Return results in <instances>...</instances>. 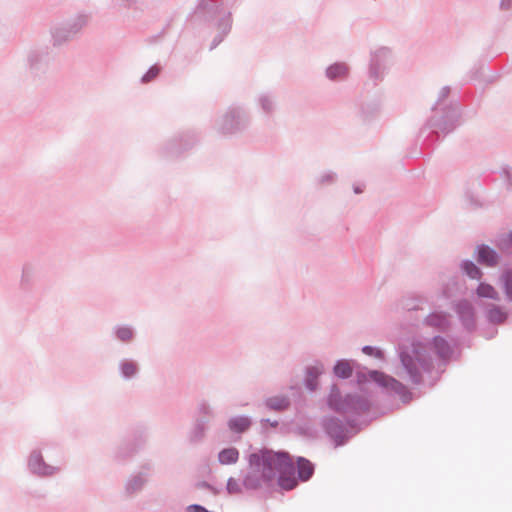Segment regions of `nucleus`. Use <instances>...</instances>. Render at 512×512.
I'll list each match as a JSON object with an SVG mask.
<instances>
[{
    "mask_svg": "<svg viewBox=\"0 0 512 512\" xmlns=\"http://www.w3.org/2000/svg\"><path fill=\"white\" fill-rule=\"evenodd\" d=\"M250 470L243 477L246 490L256 491L263 485L270 487L277 476V485L285 491L294 489L298 482L309 481L315 472V465L303 456L293 461L284 450L273 451L263 447L248 456Z\"/></svg>",
    "mask_w": 512,
    "mask_h": 512,
    "instance_id": "1",
    "label": "nucleus"
},
{
    "mask_svg": "<svg viewBox=\"0 0 512 512\" xmlns=\"http://www.w3.org/2000/svg\"><path fill=\"white\" fill-rule=\"evenodd\" d=\"M450 91L449 86L441 88L437 100L431 107V115L418 133V139L422 141L421 149L409 152L411 157L422 155L424 149L431 148L459 126L461 104L458 99L448 100Z\"/></svg>",
    "mask_w": 512,
    "mask_h": 512,
    "instance_id": "2",
    "label": "nucleus"
},
{
    "mask_svg": "<svg viewBox=\"0 0 512 512\" xmlns=\"http://www.w3.org/2000/svg\"><path fill=\"white\" fill-rule=\"evenodd\" d=\"M397 351L401 365L409 380L414 385L422 384V371L431 372L433 369V361L428 346L421 341H412L410 344H399Z\"/></svg>",
    "mask_w": 512,
    "mask_h": 512,
    "instance_id": "3",
    "label": "nucleus"
},
{
    "mask_svg": "<svg viewBox=\"0 0 512 512\" xmlns=\"http://www.w3.org/2000/svg\"><path fill=\"white\" fill-rule=\"evenodd\" d=\"M325 403L329 410L345 414L348 418H355L358 421L371 408V401L367 397L357 393H346L343 395L337 383L330 385Z\"/></svg>",
    "mask_w": 512,
    "mask_h": 512,
    "instance_id": "4",
    "label": "nucleus"
},
{
    "mask_svg": "<svg viewBox=\"0 0 512 512\" xmlns=\"http://www.w3.org/2000/svg\"><path fill=\"white\" fill-rule=\"evenodd\" d=\"M370 420L358 421L355 418L346 417V422L335 415H324L320 419V425L325 435L332 441L335 447L346 445L351 438L368 426Z\"/></svg>",
    "mask_w": 512,
    "mask_h": 512,
    "instance_id": "5",
    "label": "nucleus"
},
{
    "mask_svg": "<svg viewBox=\"0 0 512 512\" xmlns=\"http://www.w3.org/2000/svg\"><path fill=\"white\" fill-rule=\"evenodd\" d=\"M356 382L360 387L368 382H373L380 387L384 393L390 396L398 395L404 404L412 400V393L407 386L396 378L379 370H368L367 372L358 371L356 373Z\"/></svg>",
    "mask_w": 512,
    "mask_h": 512,
    "instance_id": "6",
    "label": "nucleus"
},
{
    "mask_svg": "<svg viewBox=\"0 0 512 512\" xmlns=\"http://www.w3.org/2000/svg\"><path fill=\"white\" fill-rule=\"evenodd\" d=\"M226 14H232L225 11L223 3L216 0H197L194 10L189 14L188 19L199 20L208 27L215 28V23L219 22Z\"/></svg>",
    "mask_w": 512,
    "mask_h": 512,
    "instance_id": "7",
    "label": "nucleus"
},
{
    "mask_svg": "<svg viewBox=\"0 0 512 512\" xmlns=\"http://www.w3.org/2000/svg\"><path fill=\"white\" fill-rule=\"evenodd\" d=\"M249 115L247 111L238 105H232L221 117L218 124V132L222 135H233L247 128Z\"/></svg>",
    "mask_w": 512,
    "mask_h": 512,
    "instance_id": "8",
    "label": "nucleus"
},
{
    "mask_svg": "<svg viewBox=\"0 0 512 512\" xmlns=\"http://www.w3.org/2000/svg\"><path fill=\"white\" fill-rule=\"evenodd\" d=\"M89 16L79 13L67 22L58 24L51 29V36L54 46H59L70 40L81 29L87 25Z\"/></svg>",
    "mask_w": 512,
    "mask_h": 512,
    "instance_id": "9",
    "label": "nucleus"
},
{
    "mask_svg": "<svg viewBox=\"0 0 512 512\" xmlns=\"http://www.w3.org/2000/svg\"><path fill=\"white\" fill-rule=\"evenodd\" d=\"M199 141L198 135L191 130L175 134L162 148V155L166 158H177L185 151L191 149Z\"/></svg>",
    "mask_w": 512,
    "mask_h": 512,
    "instance_id": "10",
    "label": "nucleus"
},
{
    "mask_svg": "<svg viewBox=\"0 0 512 512\" xmlns=\"http://www.w3.org/2000/svg\"><path fill=\"white\" fill-rule=\"evenodd\" d=\"M27 472L36 478L46 479L56 475L60 468L48 464L40 447L33 448L26 458Z\"/></svg>",
    "mask_w": 512,
    "mask_h": 512,
    "instance_id": "11",
    "label": "nucleus"
},
{
    "mask_svg": "<svg viewBox=\"0 0 512 512\" xmlns=\"http://www.w3.org/2000/svg\"><path fill=\"white\" fill-rule=\"evenodd\" d=\"M389 55L390 50L386 47L371 53L368 74L369 78L374 81V84L383 79Z\"/></svg>",
    "mask_w": 512,
    "mask_h": 512,
    "instance_id": "12",
    "label": "nucleus"
},
{
    "mask_svg": "<svg viewBox=\"0 0 512 512\" xmlns=\"http://www.w3.org/2000/svg\"><path fill=\"white\" fill-rule=\"evenodd\" d=\"M453 310L467 332H473L476 329L475 308L469 300L463 298L456 301L453 304Z\"/></svg>",
    "mask_w": 512,
    "mask_h": 512,
    "instance_id": "13",
    "label": "nucleus"
},
{
    "mask_svg": "<svg viewBox=\"0 0 512 512\" xmlns=\"http://www.w3.org/2000/svg\"><path fill=\"white\" fill-rule=\"evenodd\" d=\"M49 55L47 48L32 49L27 56V65L34 77H41L48 70Z\"/></svg>",
    "mask_w": 512,
    "mask_h": 512,
    "instance_id": "14",
    "label": "nucleus"
},
{
    "mask_svg": "<svg viewBox=\"0 0 512 512\" xmlns=\"http://www.w3.org/2000/svg\"><path fill=\"white\" fill-rule=\"evenodd\" d=\"M473 256L480 265L486 267H495L501 260V255L484 243L476 246Z\"/></svg>",
    "mask_w": 512,
    "mask_h": 512,
    "instance_id": "15",
    "label": "nucleus"
},
{
    "mask_svg": "<svg viewBox=\"0 0 512 512\" xmlns=\"http://www.w3.org/2000/svg\"><path fill=\"white\" fill-rule=\"evenodd\" d=\"M146 471H140L135 474H132L126 481L124 490L125 493L129 496L134 495L140 492L148 482L149 479V471L151 470L150 464H144L142 466Z\"/></svg>",
    "mask_w": 512,
    "mask_h": 512,
    "instance_id": "16",
    "label": "nucleus"
},
{
    "mask_svg": "<svg viewBox=\"0 0 512 512\" xmlns=\"http://www.w3.org/2000/svg\"><path fill=\"white\" fill-rule=\"evenodd\" d=\"M324 371V364L318 360L315 361L314 365L305 367L303 384L308 391L314 392L318 389V379L324 373Z\"/></svg>",
    "mask_w": 512,
    "mask_h": 512,
    "instance_id": "17",
    "label": "nucleus"
},
{
    "mask_svg": "<svg viewBox=\"0 0 512 512\" xmlns=\"http://www.w3.org/2000/svg\"><path fill=\"white\" fill-rule=\"evenodd\" d=\"M423 324L436 328L439 332L445 333L449 330L451 323L449 314L445 311H433L423 320Z\"/></svg>",
    "mask_w": 512,
    "mask_h": 512,
    "instance_id": "18",
    "label": "nucleus"
},
{
    "mask_svg": "<svg viewBox=\"0 0 512 512\" xmlns=\"http://www.w3.org/2000/svg\"><path fill=\"white\" fill-rule=\"evenodd\" d=\"M233 24L232 14H226L219 22L215 23V28L218 29V33L213 37L209 50H214L227 35L231 32Z\"/></svg>",
    "mask_w": 512,
    "mask_h": 512,
    "instance_id": "19",
    "label": "nucleus"
},
{
    "mask_svg": "<svg viewBox=\"0 0 512 512\" xmlns=\"http://www.w3.org/2000/svg\"><path fill=\"white\" fill-rule=\"evenodd\" d=\"M358 366L355 360L338 359L333 366V375L339 379L347 380L353 374V369Z\"/></svg>",
    "mask_w": 512,
    "mask_h": 512,
    "instance_id": "20",
    "label": "nucleus"
},
{
    "mask_svg": "<svg viewBox=\"0 0 512 512\" xmlns=\"http://www.w3.org/2000/svg\"><path fill=\"white\" fill-rule=\"evenodd\" d=\"M263 405L270 411L284 412L290 408L291 400L286 395H275L265 398Z\"/></svg>",
    "mask_w": 512,
    "mask_h": 512,
    "instance_id": "21",
    "label": "nucleus"
},
{
    "mask_svg": "<svg viewBox=\"0 0 512 512\" xmlns=\"http://www.w3.org/2000/svg\"><path fill=\"white\" fill-rule=\"evenodd\" d=\"M349 67L344 62H335L329 65L325 70V76L330 81H342L347 79Z\"/></svg>",
    "mask_w": 512,
    "mask_h": 512,
    "instance_id": "22",
    "label": "nucleus"
},
{
    "mask_svg": "<svg viewBox=\"0 0 512 512\" xmlns=\"http://www.w3.org/2000/svg\"><path fill=\"white\" fill-rule=\"evenodd\" d=\"M147 441V432L144 428L134 430L131 439L126 440L131 445L127 455H135L145 446Z\"/></svg>",
    "mask_w": 512,
    "mask_h": 512,
    "instance_id": "23",
    "label": "nucleus"
},
{
    "mask_svg": "<svg viewBox=\"0 0 512 512\" xmlns=\"http://www.w3.org/2000/svg\"><path fill=\"white\" fill-rule=\"evenodd\" d=\"M251 425L252 420L249 416L246 415L231 417L227 422L229 430L236 434L244 433L250 428Z\"/></svg>",
    "mask_w": 512,
    "mask_h": 512,
    "instance_id": "24",
    "label": "nucleus"
},
{
    "mask_svg": "<svg viewBox=\"0 0 512 512\" xmlns=\"http://www.w3.org/2000/svg\"><path fill=\"white\" fill-rule=\"evenodd\" d=\"M208 420L205 418L196 419L193 428L188 434V440L191 444L200 443L205 436Z\"/></svg>",
    "mask_w": 512,
    "mask_h": 512,
    "instance_id": "25",
    "label": "nucleus"
},
{
    "mask_svg": "<svg viewBox=\"0 0 512 512\" xmlns=\"http://www.w3.org/2000/svg\"><path fill=\"white\" fill-rule=\"evenodd\" d=\"M119 373L124 380H130L139 373V365L132 359L124 358L119 362Z\"/></svg>",
    "mask_w": 512,
    "mask_h": 512,
    "instance_id": "26",
    "label": "nucleus"
},
{
    "mask_svg": "<svg viewBox=\"0 0 512 512\" xmlns=\"http://www.w3.org/2000/svg\"><path fill=\"white\" fill-rule=\"evenodd\" d=\"M431 345L441 359H448L452 354V348L449 342L441 335H436L432 338Z\"/></svg>",
    "mask_w": 512,
    "mask_h": 512,
    "instance_id": "27",
    "label": "nucleus"
},
{
    "mask_svg": "<svg viewBox=\"0 0 512 512\" xmlns=\"http://www.w3.org/2000/svg\"><path fill=\"white\" fill-rule=\"evenodd\" d=\"M508 318L507 312L496 304H489L486 309V319L492 324H502Z\"/></svg>",
    "mask_w": 512,
    "mask_h": 512,
    "instance_id": "28",
    "label": "nucleus"
},
{
    "mask_svg": "<svg viewBox=\"0 0 512 512\" xmlns=\"http://www.w3.org/2000/svg\"><path fill=\"white\" fill-rule=\"evenodd\" d=\"M460 269L471 280H480L483 276L481 268L472 260L464 259L460 263Z\"/></svg>",
    "mask_w": 512,
    "mask_h": 512,
    "instance_id": "29",
    "label": "nucleus"
},
{
    "mask_svg": "<svg viewBox=\"0 0 512 512\" xmlns=\"http://www.w3.org/2000/svg\"><path fill=\"white\" fill-rule=\"evenodd\" d=\"M36 276V268L32 264H25L22 268V275L20 280V287L24 291H28Z\"/></svg>",
    "mask_w": 512,
    "mask_h": 512,
    "instance_id": "30",
    "label": "nucleus"
},
{
    "mask_svg": "<svg viewBox=\"0 0 512 512\" xmlns=\"http://www.w3.org/2000/svg\"><path fill=\"white\" fill-rule=\"evenodd\" d=\"M239 450L236 447H228L219 451L218 461L222 465L235 464L239 460Z\"/></svg>",
    "mask_w": 512,
    "mask_h": 512,
    "instance_id": "31",
    "label": "nucleus"
},
{
    "mask_svg": "<svg viewBox=\"0 0 512 512\" xmlns=\"http://www.w3.org/2000/svg\"><path fill=\"white\" fill-rule=\"evenodd\" d=\"M499 283L508 302L512 304V269L506 268L500 277Z\"/></svg>",
    "mask_w": 512,
    "mask_h": 512,
    "instance_id": "32",
    "label": "nucleus"
},
{
    "mask_svg": "<svg viewBox=\"0 0 512 512\" xmlns=\"http://www.w3.org/2000/svg\"><path fill=\"white\" fill-rule=\"evenodd\" d=\"M476 295L479 298L491 299L498 301L500 300L499 293L496 289L489 283L480 282L476 288Z\"/></svg>",
    "mask_w": 512,
    "mask_h": 512,
    "instance_id": "33",
    "label": "nucleus"
},
{
    "mask_svg": "<svg viewBox=\"0 0 512 512\" xmlns=\"http://www.w3.org/2000/svg\"><path fill=\"white\" fill-rule=\"evenodd\" d=\"M113 334L119 341L128 342L134 337V330L128 325H116Z\"/></svg>",
    "mask_w": 512,
    "mask_h": 512,
    "instance_id": "34",
    "label": "nucleus"
},
{
    "mask_svg": "<svg viewBox=\"0 0 512 512\" xmlns=\"http://www.w3.org/2000/svg\"><path fill=\"white\" fill-rule=\"evenodd\" d=\"M258 104L266 115H271L275 111L274 98L268 93H262L259 95Z\"/></svg>",
    "mask_w": 512,
    "mask_h": 512,
    "instance_id": "35",
    "label": "nucleus"
},
{
    "mask_svg": "<svg viewBox=\"0 0 512 512\" xmlns=\"http://www.w3.org/2000/svg\"><path fill=\"white\" fill-rule=\"evenodd\" d=\"M296 432L297 434L309 439H315L318 434L317 428L310 422L298 424L296 426Z\"/></svg>",
    "mask_w": 512,
    "mask_h": 512,
    "instance_id": "36",
    "label": "nucleus"
},
{
    "mask_svg": "<svg viewBox=\"0 0 512 512\" xmlns=\"http://www.w3.org/2000/svg\"><path fill=\"white\" fill-rule=\"evenodd\" d=\"M131 447V445L129 443H127L126 441L123 442L121 445H119L114 453V459L118 462V463H122V462H125L127 461L128 459L132 458L134 455H127L126 454L128 453L129 451V448Z\"/></svg>",
    "mask_w": 512,
    "mask_h": 512,
    "instance_id": "37",
    "label": "nucleus"
},
{
    "mask_svg": "<svg viewBox=\"0 0 512 512\" xmlns=\"http://www.w3.org/2000/svg\"><path fill=\"white\" fill-rule=\"evenodd\" d=\"M424 304V301L419 298H408L403 300L402 307L408 312L411 311H417L422 309V305Z\"/></svg>",
    "mask_w": 512,
    "mask_h": 512,
    "instance_id": "38",
    "label": "nucleus"
},
{
    "mask_svg": "<svg viewBox=\"0 0 512 512\" xmlns=\"http://www.w3.org/2000/svg\"><path fill=\"white\" fill-rule=\"evenodd\" d=\"M465 199L473 208H480L483 206L480 196L469 188L465 190Z\"/></svg>",
    "mask_w": 512,
    "mask_h": 512,
    "instance_id": "39",
    "label": "nucleus"
},
{
    "mask_svg": "<svg viewBox=\"0 0 512 512\" xmlns=\"http://www.w3.org/2000/svg\"><path fill=\"white\" fill-rule=\"evenodd\" d=\"M379 108L376 104H363L361 106V116L364 121H369L378 112Z\"/></svg>",
    "mask_w": 512,
    "mask_h": 512,
    "instance_id": "40",
    "label": "nucleus"
},
{
    "mask_svg": "<svg viewBox=\"0 0 512 512\" xmlns=\"http://www.w3.org/2000/svg\"><path fill=\"white\" fill-rule=\"evenodd\" d=\"M242 487H244L243 482H240L234 477H229L226 483V491L228 494H239L242 492Z\"/></svg>",
    "mask_w": 512,
    "mask_h": 512,
    "instance_id": "41",
    "label": "nucleus"
},
{
    "mask_svg": "<svg viewBox=\"0 0 512 512\" xmlns=\"http://www.w3.org/2000/svg\"><path fill=\"white\" fill-rule=\"evenodd\" d=\"M361 351L365 354V355H368V356H372V357H375L377 359H384L385 355H384V351L377 347V346H372V345H365L361 348Z\"/></svg>",
    "mask_w": 512,
    "mask_h": 512,
    "instance_id": "42",
    "label": "nucleus"
},
{
    "mask_svg": "<svg viewBox=\"0 0 512 512\" xmlns=\"http://www.w3.org/2000/svg\"><path fill=\"white\" fill-rule=\"evenodd\" d=\"M496 246L502 252L507 251L512 246V230L508 234L499 237Z\"/></svg>",
    "mask_w": 512,
    "mask_h": 512,
    "instance_id": "43",
    "label": "nucleus"
},
{
    "mask_svg": "<svg viewBox=\"0 0 512 512\" xmlns=\"http://www.w3.org/2000/svg\"><path fill=\"white\" fill-rule=\"evenodd\" d=\"M161 67L157 64H154L148 68L146 73L142 76L141 82L142 83H149L150 81L154 80L157 75L160 73Z\"/></svg>",
    "mask_w": 512,
    "mask_h": 512,
    "instance_id": "44",
    "label": "nucleus"
},
{
    "mask_svg": "<svg viewBox=\"0 0 512 512\" xmlns=\"http://www.w3.org/2000/svg\"><path fill=\"white\" fill-rule=\"evenodd\" d=\"M336 178L337 174L331 170H328L318 176L317 183L320 185H330L336 180Z\"/></svg>",
    "mask_w": 512,
    "mask_h": 512,
    "instance_id": "45",
    "label": "nucleus"
},
{
    "mask_svg": "<svg viewBox=\"0 0 512 512\" xmlns=\"http://www.w3.org/2000/svg\"><path fill=\"white\" fill-rule=\"evenodd\" d=\"M500 176L505 180L508 188L512 186V168L511 166L505 164L500 168Z\"/></svg>",
    "mask_w": 512,
    "mask_h": 512,
    "instance_id": "46",
    "label": "nucleus"
},
{
    "mask_svg": "<svg viewBox=\"0 0 512 512\" xmlns=\"http://www.w3.org/2000/svg\"><path fill=\"white\" fill-rule=\"evenodd\" d=\"M195 487L197 489H206V490H209L213 495H216L220 492V489L219 488H216L214 487L213 485H211L209 482L207 481H198L196 484H195Z\"/></svg>",
    "mask_w": 512,
    "mask_h": 512,
    "instance_id": "47",
    "label": "nucleus"
},
{
    "mask_svg": "<svg viewBox=\"0 0 512 512\" xmlns=\"http://www.w3.org/2000/svg\"><path fill=\"white\" fill-rule=\"evenodd\" d=\"M138 2L139 0H117V3L124 8H133Z\"/></svg>",
    "mask_w": 512,
    "mask_h": 512,
    "instance_id": "48",
    "label": "nucleus"
},
{
    "mask_svg": "<svg viewBox=\"0 0 512 512\" xmlns=\"http://www.w3.org/2000/svg\"><path fill=\"white\" fill-rule=\"evenodd\" d=\"M499 8L501 10H509L512 8V0H500Z\"/></svg>",
    "mask_w": 512,
    "mask_h": 512,
    "instance_id": "49",
    "label": "nucleus"
},
{
    "mask_svg": "<svg viewBox=\"0 0 512 512\" xmlns=\"http://www.w3.org/2000/svg\"><path fill=\"white\" fill-rule=\"evenodd\" d=\"M262 424H268L272 428H277L279 425V422L277 420H271L269 418H263L261 419Z\"/></svg>",
    "mask_w": 512,
    "mask_h": 512,
    "instance_id": "50",
    "label": "nucleus"
},
{
    "mask_svg": "<svg viewBox=\"0 0 512 512\" xmlns=\"http://www.w3.org/2000/svg\"><path fill=\"white\" fill-rule=\"evenodd\" d=\"M353 190H354V193H356V194H360L363 192V188L359 185H354Z\"/></svg>",
    "mask_w": 512,
    "mask_h": 512,
    "instance_id": "51",
    "label": "nucleus"
},
{
    "mask_svg": "<svg viewBox=\"0 0 512 512\" xmlns=\"http://www.w3.org/2000/svg\"><path fill=\"white\" fill-rule=\"evenodd\" d=\"M200 410L203 412V413H208V407L206 405H202Z\"/></svg>",
    "mask_w": 512,
    "mask_h": 512,
    "instance_id": "52",
    "label": "nucleus"
}]
</instances>
